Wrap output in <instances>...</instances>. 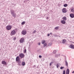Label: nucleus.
<instances>
[{
  "mask_svg": "<svg viewBox=\"0 0 74 74\" xmlns=\"http://www.w3.org/2000/svg\"><path fill=\"white\" fill-rule=\"evenodd\" d=\"M42 44H44V43H45V40H42L41 41Z\"/></svg>",
  "mask_w": 74,
  "mask_h": 74,
  "instance_id": "a211bd4d",
  "label": "nucleus"
},
{
  "mask_svg": "<svg viewBox=\"0 0 74 74\" xmlns=\"http://www.w3.org/2000/svg\"><path fill=\"white\" fill-rule=\"evenodd\" d=\"M13 16H14V17H16V14L14 13L13 14H12Z\"/></svg>",
  "mask_w": 74,
  "mask_h": 74,
  "instance_id": "4be33fe9",
  "label": "nucleus"
},
{
  "mask_svg": "<svg viewBox=\"0 0 74 74\" xmlns=\"http://www.w3.org/2000/svg\"><path fill=\"white\" fill-rule=\"evenodd\" d=\"M69 47L72 49H74V45H70Z\"/></svg>",
  "mask_w": 74,
  "mask_h": 74,
  "instance_id": "9d476101",
  "label": "nucleus"
},
{
  "mask_svg": "<svg viewBox=\"0 0 74 74\" xmlns=\"http://www.w3.org/2000/svg\"><path fill=\"white\" fill-rule=\"evenodd\" d=\"M71 11L72 12H74V8L72 9L71 10Z\"/></svg>",
  "mask_w": 74,
  "mask_h": 74,
  "instance_id": "393cba45",
  "label": "nucleus"
},
{
  "mask_svg": "<svg viewBox=\"0 0 74 74\" xmlns=\"http://www.w3.org/2000/svg\"><path fill=\"white\" fill-rule=\"evenodd\" d=\"M22 66H25V62H22Z\"/></svg>",
  "mask_w": 74,
  "mask_h": 74,
  "instance_id": "412c9836",
  "label": "nucleus"
},
{
  "mask_svg": "<svg viewBox=\"0 0 74 74\" xmlns=\"http://www.w3.org/2000/svg\"><path fill=\"white\" fill-rule=\"evenodd\" d=\"M47 19H49V17H47Z\"/></svg>",
  "mask_w": 74,
  "mask_h": 74,
  "instance_id": "c9c22d12",
  "label": "nucleus"
},
{
  "mask_svg": "<svg viewBox=\"0 0 74 74\" xmlns=\"http://www.w3.org/2000/svg\"><path fill=\"white\" fill-rule=\"evenodd\" d=\"M69 69H67V70L66 71V74H69Z\"/></svg>",
  "mask_w": 74,
  "mask_h": 74,
  "instance_id": "f8f14e48",
  "label": "nucleus"
},
{
  "mask_svg": "<svg viewBox=\"0 0 74 74\" xmlns=\"http://www.w3.org/2000/svg\"><path fill=\"white\" fill-rule=\"evenodd\" d=\"M64 67L63 66V67H61L60 68V69H61V70H62V69H64Z\"/></svg>",
  "mask_w": 74,
  "mask_h": 74,
  "instance_id": "a878e982",
  "label": "nucleus"
},
{
  "mask_svg": "<svg viewBox=\"0 0 74 74\" xmlns=\"http://www.w3.org/2000/svg\"><path fill=\"white\" fill-rule=\"evenodd\" d=\"M20 63H21V62H19H19H18V64H20Z\"/></svg>",
  "mask_w": 74,
  "mask_h": 74,
  "instance_id": "58836bf2",
  "label": "nucleus"
},
{
  "mask_svg": "<svg viewBox=\"0 0 74 74\" xmlns=\"http://www.w3.org/2000/svg\"><path fill=\"white\" fill-rule=\"evenodd\" d=\"M25 23H26V22L25 21H23L21 25H25Z\"/></svg>",
  "mask_w": 74,
  "mask_h": 74,
  "instance_id": "aec40b11",
  "label": "nucleus"
},
{
  "mask_svg": "<svg viewBox=\"0 0 74 74\" xmlns=\"http://www.w3.org/2000/svg\"><path fill=\"white\" fill-rule=\"evenodd\" d=\"M6 29L8 30H10L11 29V25H8L6 27Z\"/></svg>",
  "mask_w": 74,
  "mask_h": 74,
  "instance_id": "20e7f679",
  "label": "nucleus"
},
{
  "mask_svg": "<svg viewBox=\"0 0 74 74\" xmlns=\"http://www.w3.org/2000/svg\"><path fill=\"white\" fill-rule=\"evenodd\" d=\"M16 37H14L13 38V40H16Z\"/></svg>",
  "mask_w": 74,
  "mask_h": 74,
  "instance_id": "c756f323",
  "label": "nucleus"
},
{
  "mask_svg": "<svg viewBox=\"0 0 74 74\" xmlns=\"http://www.w3.org/2000/svg\"><path fill=\"white\" fill-rule=\"evenodd\" d=\"M36 30H34L33 33V34H34V33H36Z\"/></svg>",
  "mask_w": 74,
  "mask_h": 74,
  "instance_id": "c85d7f7f",
  "label": "nucleus"
},
{
  "mask_svg": "<svg viewBox=\"0 0 74 74\" xmlns=\"http://www.w3.org/2000/svg\"><path fill=\"white\" fill-rule=\"evenodd\" d=\"M44 47H46V46H47V44L46 43L44 44Z\"/></svg>",
  "mask_w": 74,
  "mask_h": 74,
  "instance_id": "473e14b6",
  "label": "nucleus"
},
{
  "mask_svg": "<svg viewBox=\"0 0 74 74\" xmlns=\"http://www.w3.org/2000/svg\"><path fill=\"white\" fill-rule=\"evenodd\" d=\"M39 57L40 58H42V56H39Z\"/></svg>",
  "mask_w": 74,
  "mask_h": 74,
  "instance_id": "72a5a7b5",
  "label": "nucleus"
},
{
  "mask_svg": "<svg viewBox=\"0 0 74 74\" xmlns=\"http://www.w3.org/2000/svg\"><path fill=\"white\" fill-rule=\"evenodd\" d=\"M16 34V32L15 30H12L10 33V35L11 36H13L14 35H15Z\"/></svg>",
  "mask_w": 74,
  "mask_h": 74,
  "instance_id": "f257e3e1",
  "label": "nucleus"
},
{
  "mask_svg": "<svg viewBox=\"0 0 74 74\" xmlns=\"http://www.w3.org/2000/svg\"><path fill=\"white\" fill-rule=\"evenodd\" d=\"M65 64L68 67V63H67V61L66 60L65 61Z\"/></svg>",
  "mask_w": 74,
  "mask_h": 74,
  "instance_id": "f3484780",
  "label": "nucleus"
},
{
  "mask_svg": "<svg viewBox=\"0 0 74 74\" xmlns=\"http://www.w3.org/2000/svg\"><path fill=\"white\" fill-rule=\"evenodd\" d=\"M67 5H67V4H65L64 5V7H67Z\"/></svg>",
  "mask_w": 74,
  "mask_h": 74,
  "instance_id": "cd10ccee",
  "label": "nucleus"
},
{
  "mask_svg": "<svg viewBox=\"0 0 74 74\" xmlns=\"http://www.w3.org/2000/svg\"><path fill=\"white\" fill-rule=\"evenodd\" d=\"M11 14H14L15 13V11L14 10H12L11 11Z\"/></svg>",
  "mask_w": 74,
  "mask_h": 74,
  "instance_id": "6ab92c4d",
  "label": "nucleus"
},
{
  "mask_svg": "<svg viewBox=\"0 0 74 74\" xmlns=\"http://www.w3.org/2000/svg\"><path fill=\"white\" fill-rule=\"evenodd\" d=\"M50 36V34H48L47 35V36Z\"/></svg>",
  "mask_w": 74,
  "mask_h": 74,
  "instance_id": "e433bc0d",
  "label": "nucleus"
},
{
  "mask_svg": "<svg viewBox=\"0 0 74 74\" xmlns=\"http://www.w3.org/2000/svg\"><path fill=\"white\" fill-rule=\"evenodd\" d=\"M70 17L72 18H74V14L72 13H71L70 15Z\"/></svg>",
  "mask_w": 74,
  "mask_h": 74,
  "instance_id": "6e6552de",
  "label": "nucleus"
},
{
  "mask_svg": "<svg viewBox=\"0 0 74 74\" xmlns=\"http://www.w3.org/2000/svg\"><path fill=\"white\" fill-rule=\"evenodd\" d=\"M61 23L62 24H65L66 23V21H64V20H62L61 21Z\"/></svg>",
  "mask_w": 74,
  "mask_h": 74,
  "instance_id": "9b49d317",
  "label": "nucleus"
},
{
  "mask_svg": "<svg viewBox=\"0 0 74 74\" xmlns=\"http://www.w3.org/2000/svg\"><path fill=\"white\" fill-rule=\"evenodd\" d=\"M59 26L56 27L55 28V30H58L59 29Z\"/></svg>",
  "mask_w": 74,
  "mask_h": 74,
  "instance_id": "2eb2a0df",
  "label": "nucleus"
},
{
  "mask_svg": "<svg viewBox=\"0 0 74 74\" xmlns=\"http://www.w3.org/2000/svg\"><path fill=\"white\" fill-rule=\"evenodd\" d=\"M62 12L63 13H66L67 12V10L66 8H63L62 9Z\"/></svg>",
  "mask_w": 74,
  "mask_h": 74,
  "instance_id": "39448f33",
  "label": "nucleus"
},
{
  "mask_svg": "<svg viewBox=\"0 0 74 74\" xmlns=\"http://www.w3.org/2000/svg\"><path fill=\"white\" fill-rule=\"evenodd\" d=\"M65 42H66V40L65 39L63 40L62 43H63V44H64Z\"/></svg>",
  "mask_w": 74,
  "mask_h": 74,
  "instance_id": "dca6fc26",
  "label": "nucleus"
},
{
  "mask_svg": "<svg viewBox=\"0 0 74 74\" xmlns=\"http://www.w3.org/2000/svg\"><path fill=\"white\" fill-rule=\"evenodd\" d=\"M56 50H54L53 51V53H56Z\"/></svg>",
  "mask_w": 74,
  "mask_h": 74,
  "instance_id": "2f4dec72",
  "label": "nucleus"
},
{
  "mask_svg": "<svg viewBox=\"0 0 74 74\" xmlns=\"http://www.w3.org/2000/svg\"><path fill=\"white\" fill-rule=\"evenodd\" d=\"M20 59V58L18 56H17L16 58V62H18V61H19Z\"/></svg>",
  "mask_w": 74,
  "mask_h": 74,
  "instance_id": "0eeeda50",
  "label": "nucleus"
},
{
  "mask_svg": "<svg viewBox=\"0 0 74 74\" xmlns=\"http://www.w3.org/2000/svg\"><path fill=\"white\" fill-rule=\"evenodd\" d=\"M1 63L2 64H4L5 65L7 64V63L4 61H2Z\"/></svg>",
  "mask_w": 74,
  "mask_h": 74,
  "instance_id": "1a4fd4ad",
  "label": "nucleus"
},
{
  "mask_svg": "<svg viewBox=\"0 0 74 74\" xmlns=\"http://www.w3.org/2000/svg\"><path fill=\"white\" fill-rule=\"evenodd\" d=\"M62 19L64 20V21H66L67 20V18L66 17H62Z\"/></svg>",
  "mask_w": 74,
  "mask_h": 74,
  "instance_id": "ddd939ff",
  "label": "nucleus"
},
{
  "mask_svg": "<svg viewBox=\"0 0 74 74\" xmlns=\"http://www.w3.org/2000/svg\"><path fill=\"white\" fill-rule=\"evenodd\" d=\"M21 33L23 35H25L26 34V32L25 30L22 31Z\"/></svg>",
  "mask_w": 74,
  "mask_h": 74,
  "instance_id": "423d86ee",
  "label": "nucleus"
},
{
  "mask_svg": "<svg viewBox=\"0 0 74 74\" xmlns=\"http://www.w3.org/2000/svg\"><path fill=\"white\" fill-rule=\"evenodd\" d=\"M66 71H65V70H64L63 71V73L62 74H66Z\"/></svg>",
  "mask_w": 74,
  "mask_h": 74,
  "instance_id": "bb28decb",
  "label": "nucleus"
},
{
  "mask_svg": "<svg viewBox=\"0 0 74 74\" xmlns=\"http://www.w3.org/2000/svg\"><path fill=\"white\" fill-rule=\"evenodd\" d=\"M50 34H52V33H50Z\"/></svg>",
  "mask_w": 74,
  "mask_h": 74,
  "instance_id": "a19ab883",
  "label": "nucleus"
},
{
  "mask_svg": "<svg viewBox=\"0 0 74 74\" xmlns=\"http://www.w3.org/2000/svg\"><path fill=\"white\" fill-rule=\"evenodd\" d=\"M19 56L21 59H22V58H24L25 55L23 53H21L19 54Z\"/></svg>",
  "mask_w": 74,
  "mask_h": 74,
  "instance_id": "f03ea898",
  "label": "nucleus"
},
{
  "mask_svg": "<svg viewBox=\"0 0 74 74\" xmlns=\"http://www.w3.org/2000/svg\"><path fill=\"white\" fill-rule=\"evenodd\" d=\"M38 44L39 45H40V43H38Z\"/></svg>",
  "mask_w": 74,
  "mask_h": 74,
  "instance_id": "4c0bfd02",
  "label": "nucleus"
},
{
  "mask_svg": "<svg viewBox=\"0 0 74 74\" xmlns=\"http://www.w3.org/2000/svg\"><path fill=\"white\" fill-rule=\"evenodd\" d=\"M52 63H53V62H51V63H50V65H49L50 66H51V65L52 64Z\"/></svg>",
  "mask_w": 74,
  "mask_h": 74,
  "instance_id": "7c9ffc66",
  "label": "nucleus"
},
{
  "mask_svg": "<svg viewBox=\"0 0 74 74\" xmlns=\"http://www.w3.org/2000/svg\"><path fill=\"white\" fill-rule=\"evenodd\" d=\"M52 45V43H50L49 44L48 46H51V45Z\"/></svg>",
  "mask_w": 74,
  "mask_h": 74,
  "instance_id": "5701e85b",
  "label": "nucleus"
},
{
  "mask_svg": "<svg viewBox=\"0 0 74 74\" xmlns=\"http://www.w3.org/2000/svg\"><path fill=\"white\" fill-rule=\"evenodd\" d=\"M55 58H58V55H56L55 56Z\"/></svg>",
  "mask_w": 74,
  "mask_h": 74,
  "instance_id": "f704fd0d",
  "label": "nucleus"
},
{
  "mask_svg": "<svg viewBox=\"0 0 74 74\" xmlns=\"http://www.w3.org/2000/svg\"><path fill=\"white\" fill-rule=\"evenodd\" d=\"M59 67V64H58L57 65V68H58Z\"/></svg>",
  "mask_w": 74,
  "mask_h": 74,
  "instance_id": "b1692460",
  "label": "nucleus"
},
{
  "mask_svg": "<svg viewBox=\"0 0 74 74\" xmlns=\"http://www.w3.org/2000/svg\"><path fill=\"white\" fill-rule=\"evenodd\" d=\"M74 73V71H73V72H72V73Z\"/></svg>",
  "mask_w": 74,
  "mask_h": 74,
  "instance_id": "ea45409f",
  "label": "nucleus"
},
{
  "mask_svg": "<svg viewBox=\"0 0 74 74\" xmlns=\"http://www.w3.org/2000/svg\"><path fill=\"white\" fill-rule=\"evenodd\" d=\"M24 41H25V39L23 38H21L19 40L20 43H23Z\"/></svg>",
  "mask_w": 74,
  "mask_h": 74,
  "instance_id": "7ed1b4c3",
  "label": "nucleus"
},
{
  "mask_svg": "<svg viewBox=\"0 0 74 74\" xmlns=\"http://www.w3.org/2000/svg\"><path fill=\"white\" fill-rule=\"evenodd\" d=\"M24 49H25L24 50V53H25L26 52V47H24Z\"/></svg>",
  "mask_w": 74,
  "mask_h": 74,
  "instance_id": "4468645a",
  "label": "nucleus"
}]
</instances>
